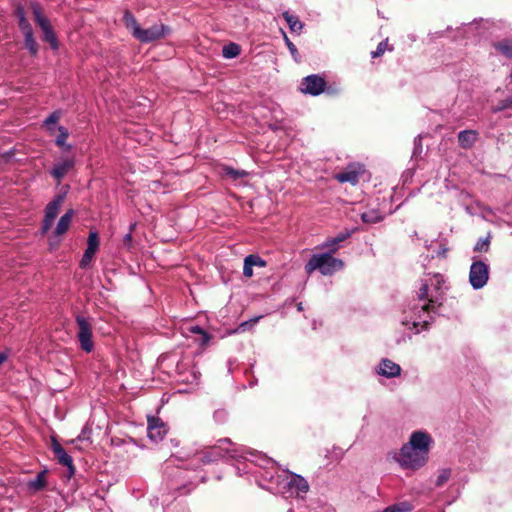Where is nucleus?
<instances>
[{"mask_svg":"<svg viewBox=\"0 0 512 512\" xmlns=\"http://www.w3.org/2000/svg\"><path fill=\"white\" fill-rule=\"evenodd\" d=\"M443 283L444 278L440 274L428 276L423 280L417 299L404 311L401 321L403 326L415 330V333L427 329L437 309L442 305Z\"/></svg>","mask_w":512,"mask_h":512,"instance_id":"f257e3e1","label":"nucleus"},{"mask_svg":"<svg viewBox=\"0 0 512 512\" xmlns=\"http://www.w3.org/2000/svg\"><path fill=\"white\" fill-rule=\"evenodd\" d=\"M431 443L432 438L428 433L415 431L395 459L402 468L417 470L426 464Z\"/></svg>","mask_w":512,"mask_h":512,"instance_id":"f03ea898","label":"nucleus"},{"mask_svg":"<svg viewBox=\"0 0 512 512\" xmlns=\"http://www.w3.org/2000/svg\"><path fill=\"white\" fill-rule=\"evenodd\" d=\"M332 252L314 254L305 264V272L310 275L318 270L322 275L329 276L343 268L341 259L331 256Z\"/></svg>","mask_w":512,"mask_h":512,"instance_id":"7ed1b4c3","label":"nucleus"},{"mask_svg":"<svg viewBox=\"0 0 512 512\" xmlns=\"http://www.w3.org/2000/svg\"><path fill=\"white\" fill-rule=\"evenodd\" d=\"M277 489L279 492L287 496H299L302 493H307L309 484L302 476L289 472L281 481H276Z\"/></svg>","mask_w":512,"mask_h":512,"instance_id":"20e7f679","label":"nucleus"},{"mask_svg":"<svg viewBox=\"0 0 512 512\" xmlns=\"http://www.w3.org/2000/svg\"><path fill=\"white\" fill-rule=\"evenodd\" d=\"M222 457L239 458V450L236 445L231 442L229 438L218 440L217 444L205 455L202 456L201 460L203 463H211L217 461Z\"/></svg>","mask_w":512,"mask_h":512,"instance_id":"39448f33","label":"nucleus"},{"mask_svg":"<svg viewBox=\"0 0 512 512\" xmlns=\"http://www.w3.org/2000/svg\"><path fill=\"white\" fill-rule=\"evenodd\" d=\"M78 326L77 338L83 351L90 353L94 348L92 339V323L88 318L78 315L76 317Z\"/></svg>","mask_w":512,"mask_h":512,"instance_id":"423d86ee","label":"nucleus"},{"mask_svg":"<svg viewBox=\"0 0 512 512\" xmlns=\"http://www.w3.org/2000/svg\"><path fill=\"white\" fill-rule=\"evenodd\" d=\"M35 22L43 32V40L48 42L52 49L58 48L57 38L50 25L49 20L42 14L41 7L38 4L32 5Z\"/></svg>","mask_w":512,"mask_h":512,"instance_id":"0eeeda50","label":"nucleus"},{"mask_svg":"<svg viewBox=\"0 0 512 512\" xmlns=\"http://www.w3.org/2000/svg\"><path fill=\"white\" fill-rule=\"evenodd\" d=\"M65 199V193L56 195L46 206L42 222V234H46L52 227L59 214L60 207Z\"/></svg>","mask_w":512,"mask_h":512,"instance_id":"6e6552de","label":"nucleus"},{"mask_svg":"<svg viewBox=\"0 0 512 512\" xmlns=\"http://www.w3.org/2000/svg\"><path fill=\"white\" fill-rule=\"evenodd\" d=\"M489 278V267L482 261L472 263L469 272V282L474 289L484 287Z\"/></svg>","mask_w":512,"mask_h":512,"instance_id":"1a4fd4ad","label":"nucleus"},{"mask_svg":"<svg viewBox=\"0 0 512 512\" xmlns=\"http://www.w3.org/2000/svg\"><path fill=\"white\" fill-rule=\"evenodd\" d=\"M325 81L318 75H309L305 77L301 84V91L311 95H319L324 91Z\"/></svg>","mask_w":512,"mask_h":512,"instance_id":"9d476101","label":"nucleus"},{"mask_svg":"<svg viewBox=\"0 0 512 512\" xmlns=\"http://www.w3.org/2000/svg\"><path fill=\"white\" fill-rule=\"evenodd\" d=\"M99 247V237L97 232L91 231L89 233L88 239H87V248L82 256V259L80 261V267L85 268L87 267L90 262L92 261L95 253L97 252Z\"/></svg>","mask_w":512,"mask_h":512,"instance_id":"9b49d317","label":"nucleus"},{"mask_svg":"<svg viewBox=\"0 0 512 512\" xmlns=\"http://www.w3.org/2000/svg\"><path fill=\"white\" fill-rule=\"evenodd\" d=\"M51 448L58 462L63 466L67 467L68 475L72 476L75 472L72 457L67 454L64 448L61 446V444L58 443L56 440L52 441Z\"/></svg>","mask_w":512,"mask_h":512,"instance_id":"f8f14e48","label":"nucleus"},{"mask_svg":"<svg viewBox=\"0 0 512 512\" xmlns=\"http://www.w3.org/2000/svg\"><path fill=\"white\" fill-rule=\"evenodd\" d=\"M147 430L148 437L154 442L162 440L167 433L165 424L159 418L155 417L148 418Z\"/></svg>","mask_w":512,"mask_h":512,"instance_id":"ddd939ff","label":"nucleus"},{"mask_svg":"<svg viewBox=\"0 0 512 512\" xmlns=\"http://www.w3.org/2000/svg\"><path fill=\"white\" fill-rule=\"evenodd\" d=\"M166 27L163 24L160 25H153L147 29H142L136 36V39H138L141 42H152L154 40H157L164 36Z\"/></svg>","mask_w":512,"mask_h":512,"instance_id":"4468645a","label":"nucleus"},{"mask_svg":"<svg viewBox=\"0 0 512 512\" xmlns=\"http://www.w3.org/2000/svg\"><path fill=\"white\" fill-rule=\"evenodd\" d=\"M360 174V167L357 168L353 165H350L344 171L337 173L335 175V179L338 180L340 183L348 182L355 185L359 181Z\"/></svg>","mask_w":512,"mask_h":512,"instance_id":"2eb2a0df","label":"nucleus"},{"mask_svg":"<svg viewBox=\"0 0 512 512\" xmlns=\"http://www.w3.org/2000/svg\"><path fill=\"white\" fill-rule=\"evenodd\" d=\"M377 372L386 378H393L400 375L401 367L389 359H383L378 366Z\"/></svg>","mask_w":512,"mask_h":512,"instance_id":"dca6fc26","label":"nucleus"},{"mask_svg":"<svg viewBox=\"0 0 512 512\" xmlns=\"http://www.w3.org/2000/svg\"><path fill=\"white\" fill-rule=\"evenodd\" d=\"M74 166L73 159H65L54 165L51 170V175L60 181Z\"/></svg>","mask_w":512,"mask_h":512,"instance_id":"f3484780","label":"nucleus"},{"mask_svg":"<svg viewBox=\"0 0 512 512\" xmlns=\"http://www.w3.org/2000/svg\"><path fill=\"white\" fill-rule=\"evenodd\" d=\"M73 216V209H69L64 215L61 216L54 231L56 236H61L67 232L72 222Z\"/></svg>","mask_w":512,"mask_h":512,"instance_id":"a211bd4d","label":"nucleus"},{"mask_svg":"<svg viewBox=\"0 0 512 512\" xmlns=\"http://www.w3.org/2000/svg\"><path fill=\"white\" fill-rule=\"evenodd\" d=\"M478 138V133L475 130H464L459 132L458 141L462 148H471Z\"/></svg>","mask_w":512,"mask_h":512,"instance_id":"6ab92c4d","label":"nucleus"},{"mask_svg":"<svg viewBox=\"0 0 512 512\" xmlns=\"http://www.w3.org/2000/svg\"><path fill=\"white\" fill-rule=\"evenodd\" d=\"M46 471H42L36 475L33 480L27 482V488L32 492H37L46 486Z\"/></svg>","mask_w":512,"mask_h":512,"instance_id":"aec40b11","label":"nucleus"},{"mask_svg":"<svg viewBox=\"0 0 512 512\" xmlns=\"http://www.w3.org/2000/svg\"><path fill=\"white\" fill-rule=\"evenodd\" d=\"M283 18L287 22L290 30L294 33H300L303 29V23L295 15L290 14L288 11L282 14Z\"/></svg>","mask_w":512,"mask_h":512,"instance_id":"412c9836","label":"nucleus"},{"mask_svg":"<svg viewBox=\"0 0 512 512\" xmlns=\"http://www.w3.org/2000/svg\"><path fill=\"white\" fill-rule=\"evenodd\" d=\"M349 234L348 233H340L339 235H337L336 237L334 238H331V239H328L327 241H325L322 245H321V248L323 249H328L330 252H336L337 251V245L343 241H345L347 238H348Z\"/></svg>","mask_w":512,"mask_h":512,"instance_id":"4be33fe9","label":"nucleus"},{"mask_svg":"<svg viewBox=\"0 0 512 512\" xmlns=\"http://www.w3.org/2000/svg\"><path fill=\"white\" fill-rule=\"evenodd\" d=\"M123 20H124L126 27L129 30H131L132 35L136 38V36L138 35V33L141 30V27L138 24L136 18L130 12L126 11L124 13Z\"/></svg>","mask_w":512,"mask_h":512,"instance_id":"5701e85b","label":"nucleus"},{"mask_svg":"<svg viewBox=\"0 0 512 512\" xmlns=\"http://www.w3.org/2000/svg\"><path fill=\"white\" fill-rule=\"evenodd\" d=\"M494 48L506 58H512V39H504L494 44Z\"/></svg>","mask_w":512,"mask_h":512,"instance_id":"b1692460","label":"nucleus"},{"mask_svg":"<svg viewBox=\"0 0 512 512\" xmlns=\"http://www.w3.org/2000/svg\"><path fill=\"white\" fill-rule=\"evenodd\" d=\"M222 54L226 59H232L240 54V46L235 43L225 45L222 50Z\"/></svg>","mask_w":512,"mask_h":512,"instance_id":"393cba45","label":"nucleus"},{"mask_svg":"<svg viewBox=\"0 0 512 512\" xmlns=\"http://www.w3.org/2000/svg\"><path fill=\"white\" fill-rule=\"evenodd\" d=\"M382 218L383 217H382L381 213L377 210H369V211L362 213V215H361V219L365 223H377V222L381 221Z\"/></svg>","mask_w":512,"mask_h":512,"instance_id":"a878e982","label":"nucleus"},{"mask_svg":"<svg viewBox=\"0 0 512 512\" xmlns=\"http://www.w3.org/2000/svg\"><path fill=\"white\" fill-rule=\"evenodd\" d=\"M25 47L32 55L38 53V44L33 36V32L24 34Z\"/></svg>","mask_w":512,"mask_h":512,"instance_id":"bb28decb","label":"nucleus"},{"mask_svg":"<svg viewBox=\"0 0 512 512\" xmlns=\"http://www.w3.org/2000/svg\"><path fill=\"white\" fill-rule=\"evenodd\" d=\"M412 506L408 502H400L385 508L382 512H409Z\"/></svg>","mask_w":512,"mask_h":512,"instance_id":"cd10ccee","label":"nucleus"},{"mask_svg":"<svg viewBox=\"0 0 512 512\" xmlns=\"http://www.w3.org/2000/svg\"><path fill=\"white\" fill-rule=\"evenodd\" d=\"M188 332L192 333V334H197L200 336V344L201 345H205L208 340H209V336L208 334L199 326L197 325H191L187 328Z\"/></svg>","mask_w":512,"mask_h":512,"instance_id":"c85d7f7f","label":"nucleus"},{"mask_svg":"<svg viewBox=\"0 0 512 512\" xmlns=\"http://www.w3.org/2000/svg\"><path fill=\"white\" fill-rule=\"evenodd\" d=\"M450 476H451L450 469H448V468L441 469L439 471V474H438L436 482H435L436 486L441 487L442 485H444L449 480Z\"/></svg>","mask_w":512,"mask_h":512,"instance_id":"c756f323","label":"nucleus"},{"mask_svg":"<svg viewBox=\"0 0 512 512\" xmlns=\"http://www.w3.org/2000/svg\"><path fill=\"white\" fill-rule=\"evenodd\" d=\"M58 131H59V135L56 138L55 143L59 147H65V143H66V140H67V138L69 136V133H68L67 129L65 127H63V126H59L58 127Z\"/></svg>","mask_w":512,"mask_h":512,"instance_id":"7c9ffc66","label":"nucleus"},{"mask_svg":"<svg viewBox=\"0 0 512 512\" xmlns=\"http://www.w3.org/2000/svg\"><path fill=\"white\" fill-rule=\"evenodd\" d=\"M18 16H19V26H20V29L23 32V34L33 32L32 27H31L30 23L28 22V20L25 18L23 12L20 11L18 13Z\"/></svg>","mask_w":512,"mask_h":512,"instance_id":"2f4dec72","label":"nucleus"},{"mask_svg":"<svg viewBox=\"0 0 512 512\" xmlns=\"http://www.w3.org/2000/svg\"><path fill=\"white\" fill-rule=\"evenodd\" d=\"M224 171L227 176L233 179L243 178L248 174L245 170H235L231 167H226Z\"/></svg>","mask_w":512,"mask_h":512,"instance_id":"473e14b6","label":"nucleus"},{"mask_svg":"<svg viewBox=\"0 0 512 512\" xmlns=\"http://www.w3.org/2000/svg\"><path fill=\"white\" fill-rule=\"evenodd\" d=\"M283 37H284L285 44H286L287 48L289 49L292 57L294 58L295 61H299V54H298V50H297L296 46L290 41V39L287 37L285 32H283Z\"/></svg>","mask_w":512,"mask_h":512,"instance_id":"72a5a7b5","label":"nucleus"},{"mask_svg":"<svg viewBox=\"0 0 512 512\" xmlns=\"http://www.w3.org/2000/svg\"><path fill=\"white\" fill-rule=\"evenodd\" d=\"M262 318V316H257V317H254L248 321H244L242 322L238 328H237V331H241V332H244L246 331L247 329H250L251 327H253L260 319Z\"/></svg>","mask_w":512,"mask_h":512,"instance_id":"f704fd0d","label":"nucleus"},{"mask_svg":"<svg viewBox=\"0 0 512 512\" xmlns=\"http://www.w3.org/2000/svg\"><path fill=\"white\" fill-rule=\"evenodd\" d=\"M489 244H490V241H489V237L487 238H484V239H480L475 247H474V250L475 251H478V252H482V251H488L489 249Z\"/></svg>","mask_w":512,"mask_h":512,"instance_id":"c9c22d12","label":"nucleus"},{"mask_svg":"<svg viewBox=\"0 0 512 512\" xmlns=\"http://www.w3.org/2000/svg\"><path fill=\"white\" fill-rule=\"evenodd\" d=\"M247 259L250 262L251 266L264 267L266 265L265 261L257 255H248Z\"/></svg>","mask_w":512,"mask_h":512,"instance_id":"e433bc0d","label":"nucleus"},{"mask_svg":"<svg viewBox=\"0 0 512 512\" xmlns=\"http://www.w3.org/2000/svg\"><path fill=\"white\" fill-rule=\"evenodd\" d=\"M386 47H387V42L386 41L380 42L378 44L376 50L371 53L372 58H376V57L381 56L385 52Z\"/></svg>","mask_w":512,"mask_h":512,"instance_id":"4c0bfd02","label":"nucleus"},{"mask_svg":"<svg viewBox=\"0 0 512 512\" xmlns=\"http://www.w3.org/2000/svg\"><path fill=\"white\" fill-rule=\"evenodd\" d=\"M60 118V114L58 112L51 113L44 121V124L49 128L50 125L56 124Z\"/></svg>","mask_w":512,"mask_h":512,"instance_id":"58836bf2","label":"nucleus"},{"mask_svg":"<svg viewBox=\"0 0 512 512\" xmlns=\"http://www.w3.org/2000/svg\"><path fill=\"white\" fill-rule=\"evenodd\" d=\"M243 275L248 278L253 276V266H251L247 257L244 259Z\"/></svg>","mask_w":512,"mask_h":512,"instance_id":"ea45409f","label":"nucleus"},{"mask_svg":"<svg viewBox=\"0 0 512 512\" xmlns=\"http://www.w3.org/2000/svg\"><path fill=\"white\" fill-rule=\"evenodd\" d=\"M511 103H512L511 100L501 101L497 106L493 107L492 111L494 113L500 112V111L508 108L511 105Z\"/></svg>","mask_w":512,"mask_h":512,"instance_id":"a19ab883","label":"nucleus"},{"mask_svg":"<svg viewBox=\"0 0 512 512\" xmlns=\"http://www.w3.org/2000/svg\"><path fill=\"white\" fill-rule=\"evenodd\" d=\"M132 240V236H131V233H128L124 236V242L125 243H128V242H131Z\"/></svg>","mask_w":512,"mask_h":512,"instance_id":"79ce46f5","label":"nucleus"},{"mask_svg":"<svg viewBox=\"0 0 512 512\" xmlns=\"http://www.w3.org/2000/svg\"><path fill=\"white\" fill-rule=\"evenodd\" d=\"M5 356L3 354H0V365L4 362Z\"/></svg>","mask_w":512,"mask_h":512,"instance_id":"37998d69","label":"nucleus"},{"mask_svg":"<svg viewBox=\"0 0 512 512\" xmlns=\"http://www.w3.org/2000/svg\"><path fill=\"white\" fill-rule=\"evenodd\" d=\"M287 512H295L294 509L290 508Z\"/></svg>","mask_w":512,"mask_h":512,"instance_id":"c03bdc74","label":"nucleus"},{"mask_svg":"<svg viewBox=\"0 0 512 512\" xmlns=\"http://www.w3.org/2000/svg\"><path fill=\"white\" fill-rule=\"evenodd\" d=\"M273 479H274V477L271 475V476L269 477V480H270V481H273Z\"/></svg>","mask_w":512,"mask_h":512,"instance_id":"a18cd8bd","label":"nucleus"}]
</instances>
